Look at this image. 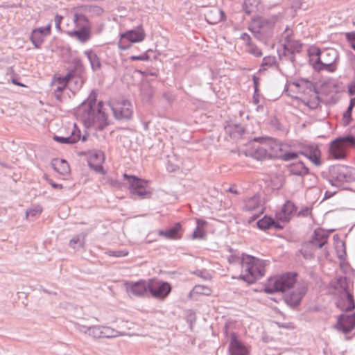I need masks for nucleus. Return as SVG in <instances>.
I'll return each instance as SVG.
<instances>
[{
    "instance_id": "1",
    "label": "nucleus",
    "mask_w": 355,
    "mask_h": 355,
    "mask_svg": "<svg viewBox=\"0 0 355 355\" xmlns=\"http://www.w3.org/2000/svg\"><path fill=\"white\" fill-rule=\"evenodd\" d=\"M102 107V102L98 104L84 103L78 107L77 115L86 127L93 126L101 130L107 125V116L101 110Z\"/></svg>"
},
{
    "instance_id": "2",
    "label": "nucleus",
    "mask_w": 355,
    "mask_h": 355,
    "mask_svg": "<svg viewBox=\"0 0 355 355\" xmlns=\"http://www.w3.org/2000/svg\"><path fill=\"white\" fill-rule=\"evenodd\" d=\"M266 261L250 255H243L241 278L249 284L263 277L266 272Z\"/></svg>"
},
{
    "instance_id": "3",
    "label": "nucleus",
    "mask_w": 355,
    "mask_h": 355,
    "mask_svg": "<svg viewBox=\"0 0 355 355\" xmlns=\"http://www.w3.org/2000/svg\"><path fill=\"white\" fill-rule=\"evenodd\" d=\"M349 148H355V137H340L329 144V156L334 159H343L347 157Z\"/></svg>"
},
{
    "instance_id": "4",
    "label": "nucleus",
    "mask_w": 355,
    "mask_h": 355,
    "mask_svg": "<svg viewBox=\"0 0 355 355\" xmlns=\"http://www.w3.org/2000/svg\"><path fill=\"white\" fill-rule=\"evenodd\" d=\"M296 283V275L292 272L284 273L280 276L274 277L268 279L264 291L267 293L274 292H284L292 288Z\"/></svg>"
},
{
    "instance_id": "5",
    "label": "nucleus",
    "mask_w": 355,
    "mask_h": 355,
    "mask_svg": "<svg viewBox=\"0 0 355 355\" xmlns=\"http://www.w3.org/2000/svg\"><path fill=\"white\" fill-rule=\"evenodd\" d=\"M146 37V31L142 24H139L135 28L128 30L119 35L118 48L125 51L131 48L132 44L141 43Z\"/></svg>"
},
{
    "instance_id": "6",
    "label": "nucleus",
    "mask_w": 355,
    "mask_h": 355,
    "mask_svg": "<svg viewBox=\"0 0 355 355\" xmlns=\"http://www.w3.org/2000/svg\"><path fill=\"white\" fill-rule=\"evenodd\" d=\"M129 184L130 193L139 198H149L152 193L150 188L148 187V181L138 178L134 175H123Z\"/></svg>"
},
{
    "instance_id": "7",
    "label": "nucleus",
    "mask_w": 355,
    "mask_h": 355,
    "mask_svg": "<svg viewBox=\"0 0 355 355\" xmlns=\"http://www.w3.org/2000/svg\"><path fill=\"white\" fill-rule=\"evenodd\" d=\"M171 286L168 282L152 278L148 279V293L158 300H164L171 291Z\"/></svg>"
},
{
    "instance_id": "8",
    "label": "nucleus",
    "mask_w": 355,
    "mask_h": 355,
    "mask_svg": "<svg viewBox=\"0 0 355 355\" xmlns=\"http://www.w3.org/2000/svg\"><path fill=\"white\" fill-rule=\"evenodd\" d=\"M110 105L116 119H130L132 115L133 110L131 103L123 98L112 99L110 102Z\"/></svg>"
},
{
    "instance_id": "9",
    "label": "nucleus",
    "mask_w": 355,
    "mask_h": 355,
    "mask_svg": "<svg viewBox=\"0 0 355 355\" xmlns=\"http://www.w3.org/2000/svg\"><path fill=\"white\" fill-rule=\"evenodd\" d=\"M124 286L129 296L144 297L148 293V280L125 282Z\"/></svg>"
},
{
    "instance_id": "10",
    "label": "nucleus",
    "mask_w": 355,
    "mask_h": 355,
    "mask_svg": "<svg viewBox=\"0 0 355 355\" xmlns=\"http://www.w3.org/2000/svg\"><path fill=\"white\" fill-rule=\"evenodd\" d=\"M228 352L230 355H250V347L245 345L235 333H232L230 335Z\"/></svg>"
},
{
    "instance_id": "11",
    "label": "nucleus",
    "mask_w": 355,
    "mask_h": 355,
    "mask_svg": "<svg viewBox=\"0 0 355 355\" xmlns=\"http://www.w3.org/2000/svg\"><path fill=\"white\" fill-rule=\"evenodd\" d=\"M311 85L312 83L310 81L299 80L288 83L286 90L290 96L300 99V96L304 95L311 88Z\"/></svg>"
},
{
    "instance_id": "12",
    "label": "nucleus",
    "mask_w": 355,
    "mask_h": 355,
    "mask_svg": "<svg viewBox=\"0 0 355 355\" xmlns=\"http://www.w3.org/2000/svg\"><path fill=\"white\" fill-rule=\"evenodd\" d=\"M297 207L292 201H286L282 207V208L277 211L275 217L277 221L282 223H288L290 220L296 215Z\"/></svg>"
},
{
    "instance_id": "13",
    "label": "nucleus",
    "mask_w": 355,
    "mask_h": 355,
    "mask_svg": "<svg viewBox=\"0 0 355 355\" xmlns=\"http://www.w3.org/2000/svg\"><path fill=\"white\" fill-rule=\"evenodd\" d=\"M68 133L66 136H54L53 139L60 144H75L80 140L81 132L76 123L69 124L67 126Z\"/></svg>"
},
{
    "instance_id": "14",
    "label": "nucleus",
    "mask_w": 355,
    "mask_h": 355,
    "mask_svg": "<svg viewBox=\"0 0 355 355\" xmlns=\"http://www.w3.org/2000/svg\"><path fill=\"white\" fill-rule=\"evenodd\" d=\"M51 32V24L49 23L45 27H40L33 29L31 33L30 40L35 48L39 49L43 44L46 36Z\"/></svg>"
},
{
    "instance_id": "15",
    "label": "nucleus",
    "mask_w": 355,
    "mask_h": 355,
    "mask_svg": "<svg viewBox=\"0 0 355 355\" xmlns=\"http://www.w3.org/2000/svg\"><path fill=\"white\" fill-rule=\"evenodd\" d=\"M284 48L289 53H295L301 51L302 44L300 40L294 39L293 31L286 28L284 32Z\"/></svg>"
},
{
    "instance_id": "16",
    "label": "nucleus",
    "mask_w": 355,
    "mask_h": 355,
    "mask_svg": "<svg viewBox=\"0 0 355 355\" xmlns=\"http://www.w3.org/2000/svg\"><path fill=\"white\" fill-rule=\"evenodd\" d=\"M308 53L310 62L312 63L314 68L321 69V66L326 67L327 68L331 67L332 60L327 61L324 58H321V54L322 53H321L318 48L311 46L309 49Z\"/></svg>"
},
{
    "instance_id": "17",
    "label": "nucleus",
    "mask_w": 355,
    "mask_h": 355,
    "mask_svg": "<svg viewBox=\"0 0 355 355\" xmlns=\"http://www.w3.org/2000/svg\"><path fill=\"white\" fill-rule=\"evenodd\" d=\"M93 334L98 338H116L119 336H131L123 331L113 329L110 327H97L93 329Z\"/></svg>"
},
{
    "instance_id": "18",
    "label": "nucleus",
    "mask_w": 355,
    "mask_h": 355,
    "mask_svg": "<svg viewBox=\"0 0 355 355\" xmlns=\"http://www.w3.org/2000/svg\"><path fill=\"white\" fill-rule=\"evenodd\" d=\"M85 6H78L72 9L73 21L76 28H90L89 21L85 16Z\"/></svg>"
},
{
    "instance_id": "19",
    "label": "nucleus",
    "mask_w": 355,
    "mask_h": 355,
    "mask_svg": "<svg viewBox=\"0 0 355 355\" xmlns=\"http://www.w3.org/2000/svg\"><path fill=\"white\" fill-rule=\"evenodd\" d=\"M104 162L105 155L101 151H92L88 155L89 166L98 173H105L103 167Z\"/></svg>"
},
{
    "instance_id": "20",
    "label": "nucleus",
    "mask_w": 355,
    "mask_h": 355,
    "mask_svg": "<svg viewBox=\"0 0 355 355\" xmlns=\"http://www.w3.org/2000/svg\"><path fill=\"white\" fill-rule=\"evenodd\" d=\"M338 328L343 332H349L355 327V313H344L340 315L338 321Z\"/></svg>"
},
{
    "instance_id": "21",
    "label": "nucleus",
    "mask_w": 355,
    "mask_h": 355,
    "mask_svg": "<svg viewBox=\"0 0 355 355\" xmlns=\"http://www.w3.org/2000/svg\"><path fill=\"white\" fill-rule=\"evenodd\" d=\"M336 303L338 307L344 311H349L355 306L353 296L347 291L340 293Z\"/></svg>"
},
{
    "instance_id": "22",
    "label": "nucleus",
    "mask_w": 355,
    "mask_h": 355,
    "mask_svg": "<svg viewBox=\"0 0 355 355\" xmlns=\"http://www.w3.org/2000/svg\"><path fill=\"white\" fill-rule=\"evenodd\" d=\"M302 101L311 109L316 108L319 105V97L313 85L307 92L300 96Z\"/></svg>"
},
{
    "instance_id": "23",
    "label": "nucleus",
    "mask_w": 355,
    "mask_h": 355,
    "mask_svg": "<svg viewBox=\"0 0 355 355\" xmlns=\"http://www.w3.org/2000/svg\"><path fill=\"white\" fill-rule=\"evenodd\" d=\"M158 234L168 239H180L182 236V226L180 223H176L172 228L165 231H159Z\"/></svg>"
},
{
    "instance_id": "24",
    "label": "nucleus",
    "mask_w": 355,
    "mask_h": 355,
    "mask_svg": "<svg viewBox=\"0 0 355 355\" xmlns=\"http://www.w3.org/2000/svg\"><path fill=\"white\" fill-rule=\"evenodd\" d=\"M306 293L304 287L298 288L295 291L291 292L286 296L285 300L290 306H297L300 304L302 296Z\"/></svg>"
},
{
    "instance_id": "25",
    "label": "nucleus",
    "mask_w": 355,
    "mask_h": 355,
    "mask_svg": "<svg viewBox=\"0 0 355 355\" xmlns=\"http://www.w3.org/2000/svg\"><path fill=\"white\" fill-rule=\"evenodd\" d=\"M266 152V156L269 157H277L282 156V145L277 144L275 141H270L266 144L264 146L261 147Z\"/></svg>"
},
{
    "instance_id": "26",
    "label": "nucleus",
    "mask_w": 355,
    "mask_h": 355,
    "mask_svg": "<svg viewBox=\"0 0 355 355\" xmlns=\"http://www.w3.org/2000/svg\"><path fill=\"white\" fill-rule=\"evenodd\" d=\"M243 209L248 211H257L259 213L263 212V208L261 205V200L259 196H254L253 197L246 199L244 202Z\"/></svg>"
},
{
    "instance_id": "27",
    "label": "nucleus",
    "mask_w": 355,
    "mask_h": 355,
    "mask_svg": "<svg viewBox=\"0 0 355 355\" xmlns=\"http://www.w3.org/2000/svg\"><path fill=\"white\" fill-rule=\"evenodd\" d=\"M327 239L328 236L324 230H317L312 238L311 245L316 248H320L327 243Z\"/></svg>"
},
{
    "instance_id": "28",
    "label": "nucleus",
    "mask_w": 355,
    "mask_h": 355,
    "mask_svg": "<svg viewBox=\"0 0 355 355\" xmlns=\"http://www.w3.org/2000/svg\"><path fill=\"white\" fill-rule=\"evenodd\" d=\"M206 18L209 24H215L225 20V15L222 10L214 9L207 12Z\"/></svg>"
},
{
    "instance_id": "29",
    "label": "nucleus",
    "mask_w": 355,
    "mask_h": 355,
    "mask_svg": "<svg viewBox=\"0 0 355 355\" xmlns=\"http://www.w3.org/2000/svg\"><path fill=\"white\" fill-rule=\"evenodd\" d=\"M91 28H78L76 31H69L68 35L76 37L81 42H86L90 39Z\"/></svg>"
},
{
    "instance_id": "30",
    "label": "nucleus",
    "mask_w": 355,
    "mask_h": 355,
    "mask_svg": "<svg viewBox=\"0 0 355 355\" xmlns=\"http://www.w3.org/2000/svg\"><path fill=\"white\" fill-rule=\"evenodd\" d=\"M52 166L55 171L62 175H67L70 172V167L67 161L61 159H54Z\"/></svg>"
},
{
    "instance_id": "31",
    "label": "nucleus",
    "mask_w": 355,
    "mask_h": 355,
    "mask_svg": "<svg viewBox=\"0 0 355 355\" xmlns=\"http://www.w3.org/2000/svg\"><path fill=\"white\" fill-rule=\"evenodd\" d=\"M197 226L193 232L192 239H204L206 236V227L207 225V222L202 219H197L196 220Z\"/></svg>"
},
{
    "instance_id": "32",
    "label": "nucleus",
    "mask_w": 355,
    "mask_h": 355,
    "mask_svg": "<svg viewBox=\"0 0 355 355\" xmlns=\"http://www.w3.org/2000/svg\"><path fill=\"white\" fill-rule=\"evenodd\" d=\"M212 288L208 286L198 284L196 285L189 293L191 297L197 295L209 296L212 293Z\"/></svg>"
},
{
    "instance_id": "33",
    "label": "nucleus",
    "mask_w": 355,
    "mask_h": 355,
    "mask_svg": "<svg viewBox=\"0 0 355 355\" xmlns=\"http://www.w3.org/2000/svg\"><path fill=\"white\" fill-rule=\"evenodd\" d=\"M290 171L294 175H304L309 173V169L302 162H297L291 164Z\"/></svg>"
},
{
    "instance_id": "34",
    "label": "nucleus",
    "mask_w": 355,
    "mask_h": 355,
    "mask_svg": "<svg viewBox=\"0 0 355 355\" xmlns=\"http://www.w3.org/2000/svg\"><path fill=\"white\" fill-rule=\"evenodd\" d=\"M306 156L316 166L321 164V153L318 148H310L306 154Z\"/></svg>"
},
{
    "instance_id": "35",
    "label": "nucleus",
    "mask_w": 355,
    "mask_h": 355,
    "mask_svg": "<svg viewBox=\"0 0 355 355\" xmlns=\"http://www.w3.org/2000/svg\"><path fill=\"white\" fill-rule=\"evenodd\" d=\"M272 226L279 227L277 225H276L274 219L270 216H265L263 218L257 221V227L261 230H267Z\"/></svg>"
},
{
    "instance_id": "36",
    "label": "nucleus",
    "mask_w": 355,
    "mask_h": 355,
    "mask_svg": "<svg viewBox=\"0 0 355 355\" xmlns=\"http://www.w3.org/2000/svg\"><path fill=\"white\" fill-rule=\"evenodd\" d=\"M85 54L90 61L92 69L94 70L98 69L101 67V62L96 54L92 51H86Z\"/></svg>"
},
{
    "instance_id": "37",
    "label": "nucleus",
    "mask_w": 355,
    "mask_h": 355,
    "mask_svg": "<svg viewBox=\"0 0 355 355\" xmlns=\"http://www.w3.org/2000/svg\"><path fill=\"white\" fill-rule=\"evenodd\" d=\"M354 105H355L354 100L352 99L350 101V103H349V105L347 111L343 114V123L345 125L349 124V122L351 121V119H352V111L353 107H354Z\"/></svg>"
},
{
    "instance_id": "38",
    "label": "nucleus",
    "mask_w": 355,
    "mask_h": 355,
    "mask_svg": "<svg viewBox=\"0 0 355 355\" xmlns=\"http://www.w3.org/2000/svg\"><path fill=\"white\" fill-rule=\"evenodd\" d=\"M261 0H245V10L247 13H250L259 4Z\"/></svg>"
},
{
    "instance_id": "39",
    "label": "nucleus",
    "mask_w": 355,
    "mask_h": 355,
    "mask_svg": "<svg viewBox=\"0 0 355 355\" xmlns=\"http://www.w3.org/2000/svg\"><path fill=\"white\" fill-rule=\"evenodd\" d=\"M321 58H324L327 61L332 60V64L336 60V52L334 49L324 51L322 53Z\"/></svg>"
},
{
    "instance_id": "40",
    "label": "nucleus",
    "mask_w": 355,
    "mask_h": 355,
    "mask_svg": "<svg viewBox=\"0 0 355 355\" xmlns=\"http://www.w3.org/2000/svg\"><path fill=\"white\" fill-rule=\"evenodd\" d=\"M110 257H123L129 254L128 250H110L107 252Z\"/></svg>"
},
{
    "instance_id": "41",
    "label": "nucleus",
    "mask_w": 355,
    "mask_h": 355,
    "mask_svg": "<svg viewBox=\"0 0 355 355\" xmlns=\"http://www.w3.org/2000/svg\"><path fill=\"white\" fill-rule=\"evenodd\" d=\"M226 130L230 134L231 136L234 137L235 136L234 130H235L239 134H241V132H243L242 128L237 125H229L226 127Z\"/></svg>"
},
{
    "instance_id": "42",
    "label": "nucleus",
    "mask_w": 355,
    "mask_h": 355,
    "mask_svg": "<svg viewBox=\"0 0 355 355\" xmlns=\"http://www.w3.org/2000/svg\"><path fill=\"white\" fill-rule=\"evenodd\" d=\"M42 211V209L40 206H37L34 208L30 209L26 211V216L27 217L29 216H37L40 215Z\"/></svg>"
},
{
    "instance_id": "43",
    "label": "nucleus",
    "mask_w": 355,
    "mask_h": 355,
    "mask_svg": "<svg viewBox=\"0 0 355 355\" xmlns=\"http://www.w3.org/2000/svg\"><path fill=\"white\" fill-rule=\"evenodd\" d=\"M345 37L349 42L351 47L355 51V31L345 33Z\"/></svg>"
},
{
    "instance_id": "44",
    "label": "nucleus",
    "mask_w": 355,
    "mask_h": 355,
    "mask_svg": "<svg viewBox=\"0 0 355 355\" xmlns=\"http://www.w3.org/2000/svg\"><path fill=\"white\" fill-rule=\"evenodd\" d=\"M150 57L147 52H144L139 55H132L130 57V60L132 61L140 60V61H148Z\"/></svg>"
},
{
    "instance_id": "45",
    "label": "nucleus",
    "mask_w": 355,
    "mask_h": 355,
    "mask_svg": "<svg viewBox=\"0 0 355 355\" xmlns=\"http://www.w3.org/2000/svg\"><path fill=\"white\" fill-rule=\"evenodd\" d=\"M248 51L250 53L254 55L256 57H261L262 55L261 49L255 45L250 44L249 46Z\"/></svg>"
},
{
    "instance_id": "46",
    "label": "nucleus",
    "mask_w": 355,
    "mask_h": 355,
    "mask_svg": "<svg viewBox=\"0 0 355 355\" xmlns=\"http://www.w3.org/2000/svg\"><path fill=\"white\" fill-rule=\"evenodd\" d=\"M58 80L61 82L62 86L58 87L57 89L55 91V97L58 100H60L61 98L62 91L66 85V82L64 81V79H61V78H59Z\"/></svg>"
},
{
    "instance_id": "47",
    "label": "nucleus",
    "mask_w": 355,
    "mask_h": 355,
    "mask_svg": "<svg viewBox=\"0 0 355 355\" xmlns=\"http://www.w3.org/2000/svg\"><path fill=\"white\" fill-rule=\"evenodd\" d=\"M297 157H298V154L296 153H285L283 155L284 159L286 160V161L295 159Z\"/></svg>"
},
{
    "instance_id": "48",
    "label": "nucleus",
    "mask_w": 355,
    "mask_h": 355,
    "mask_svg": "<svg viewBox=\"0 0 355 355\" xmlns=\"http://www.w3.org/2000/svg\"><path fill=\"white\" fill-rule=\"evenodd\" d=\"M310 213H311V209L309 207H304L299 211L298 215L302 216H305L309 215Z\"/></svg>"
},
{
    "instance_id": "49",
    "label": "nucleus",
    "mask_w": 355,
    "mask_h": 355,
    "mask_svg": "<svg viewBox=\"0 0 355 355\" xmlns=\"http://www.w3.org/2000/svg\"><path fill=\"white\" fill-rule=\"evenodd\" d=\"M198 275L206 280H211L212 277L210 274L206 273L205 275H202V272L200 271L198 272Z\"/></svg>"
},
{
    "instance_id": "50",
    "label": "nucleus",
    "mask_w": 355,
    "mask_h": 355,
    "mask_svg": "<svg viewBox=\"0 0 355 355\" xmlns=\"http://www.w3.org/2000/svg\"><path fill=\"white\" fill-rule=\"evenodd\" d=\"M62 20V17L60 15H56L55 17V22L58 28H60V24Z\"/></svg>"
},
{
    "instance_id": "51",
    "label": "nucleus",
    "mask_w": 355,
    "mask_h": 355,
    "mask_svg": "<svg viewBox=\"0 0 355 355\" xmlns=\"http://www.w3.org/2000/svg\"><path fill=\"white\" fill-rule=\"evenodd\" d=\"M253 81L254 85V91L255 93H257L258 91L259 78L254 76H253Z\"/></svg>"
},
{
    "instance_id": "52",
    "label": "nucleus",
    "mask_w": 355,
    "mask_h": 355,
    "mask_svg": "<svg viewBox=\"0 0 355 355\" xmlns=\"http://www.w3.org/2000/svg\"><path fill=\"white\" fill-rule=\"evenodd\" d=\"M253 102L255 104H258L259 103V94L258 92L257 93L254 92V96H253Z\"/></svg>"
},
{
    "instance_id": "53",
    "label": "nucleus",
    "mask_w": 355,
    "mask_h": 355,
    "mask_svg": "<svg viewBox=\"0 0 355 355\" xmlns=\"http://www.w3.org/2000/svg\"><path fill=\"white\" fill-rule=\"evenodd\" d=\"M52 187H53L54 189H62V186L61 184H55V183H51Z\"/></svg>"
},
{
    "instance_id": "54",
    "label": "nucleus",
    "mask_w": 355,
    "mask_h": 355,
    "mask_svg": "<svg viewBox=\"0 0 355 355\" xmlns=\"http://www.w3.org/2000/svg\"><path fill=\"white\" fill-rule=\"evenodd\" d=\"M12 83H13V84H15L16 85H19V86H21V87L24 86L23 84L17 83L15 80H12Z\"/></svg>"
},
{
    "instance_id": "55",
    "label": "nucleus",
    "mask_w": 355,
    "mask_h": 355,
    "mask_svg": "<svg viewBox=\"0 0 355 355\" xmlns=\"http://www.w3.org/2000/svg\"><path fill=\"white\" fill-rule=\"evenodd\" d=\"M82 139H83V141H85V140L86 139V138H85V135H83V136L82 137Z\"/></svg>"
}]
</instances>
